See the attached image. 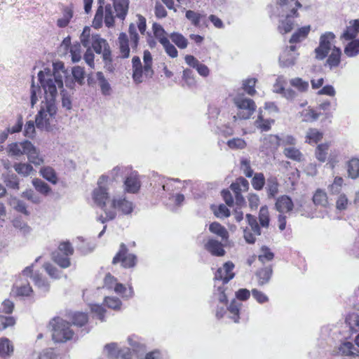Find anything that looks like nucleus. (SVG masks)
I'll return each instance as SVG.
<instances>
[{
	"mask_svg": "<svg viewBox=\"0 0 359 359\" xmlns=\"http://www.w3.org/2000/svg\"><path fill=\"white\" fill-rule=\"evenodd\" d=\"M96 78L100 88L101 93L103 95H110L111 93V87L108 81L104 76L102 72H97L96 73Z\"/></svg>",
	"mask_w": 359,
	"mask_h": 359,
	"instance_id": "bb28decb",
	"label": "nucleus"
},
{
	"mask_svg": "<svg viewBox=\"0 0 359 359\" xmlns=\"http://www.w3.org/2000/svg\"><path fill=\"white\" fill-rule=\"evenodd\" d=\"M177 182L178 180L174 179L160 180V187L156 193L162 197L172 198L174 196V192L180 189V187L176 185Z\"/></svg>",
	"mask_w": 359,
	"mask_h": 359,
	"instance_id": "9d476101",
	"label": "nucleus"
},
{
	"mask_svg": "<svg viewBox=\"0 0 359 359\" xmlns=\"http://www.w3.org/2000/svg\"><path fill=\"white\" fill-rule=\"evenodd\" d=\"M60 90L61 95V104L62 107L67 111H70L72 108V93L68 92L64 88V83H62V87L57 86V90Z\"/></svg>",
	"mask_w": 359,
	"mask_h": 359,
	"instance_id": "b1692460",
	"label": "nucleus"
},
{
	"mask_svg": "<svg viewBox=\"0 0 359 359\" xmlns=\"http://www.w3.org/2000/svg\"><path fill=\"white\" fill-rule=\"evenodd\" d=\"M104 23L107 27H111L114 25V17L111 4H107L104 7Z\"/></svg>",
	"mask_w": 359,
	"mask_h": 359,
	"instance_id": "13d9d810",
	"label": "nucleus"
},
{
	"mask_svg": "<svg viewBox=\"0 0 359 359\" xmlns=\"http://www.w3.org/2000/svg\"><path fill=\"white\" fill-rule=\"evenodd\" d=\"M320 115V112H317L313 109L309 108L304 110L302 112V116L304 117V121H314L317 120Z\"/></svg>",
	"mask_w": 359,
	"mask_h": 359,
	"instance_id": "e2e57ef3",
	"label": "nucleus"
},
{
	"mask_svg": "<svg viewBox=\"0 0 359 359\" xmlns=\"http://www.w3.org/2000/svg\"><path fill=\"white\" fill-rule=\"evenodd\" d=\"M341 51L339 48L334 47L331 54L328 56L327 64L330 69L337 67L339 65L341 61Z\"/></svg>",
	"mask_w": 359,
	"mask_h": 359,
	"instance_id": "c85d7f7f",
	"label": "nucleus"
},
{
	"mask_svg": "<svg viewBox=\"0 0 359 359\" xmlns=\"http://www.w3.org/2000/svg\"><path fill=\"white\" fill-rule=\"evenodd\" d=\"M280 146V137L275 135H269L262 140V151L269 154L275 151Z\"/></svg>",
	"mask_w": 359,
	"mask_h": 359,
	"instance_id": "4468645a",
	"label": "nucleus"
},
{
	"mask_svg": "<svg viewBox=\"0 0 359 359\" xmlns=\"http://www.w3.org/2000/svg\"><path fill=\"white\" fill-rule=\"evenodd\" d=\"M272 274L273 269L271 265L257 270L255 275L258 280V285L262 286L268 283Z\"/></svg>",
	"mask_w": 359,
	"mask_h": 359,
	"instance_id": "5701e85b",
	"label": "nucleus"
},
{
	"mask_svg": "<svg viewBox=\"0 0 359 359\" xmlns=\"http://www.w3.org/2000/svg\"><path fill=\"white\" fill-rule=\"evenodd\" d=\"M344 53L348 57H354L359 54V39H353L344 48Z\"/></svg>",
	"mask_w": 359,
	"mask_h": 359,
	"instance_id": "79ce46f5",
	"label": "nucleus"
},
{
	"mask_svg": "<svg viewBox=\"0 0 359 359\" xmlns=\"http://www.w3.org/2000/svg\"><path fill=\"white\" fill-rule=\"evenodd\" d=\"M209 230L222 238V241H226L229 238V232L225 227L218 222H212L210 224Z\"/></svg>",
	"mask_w": 359,
	"mask_h": 359,
	"instance_id": "7c9ffc66",
	"label": "nucleus"
},
{
	"mask_svg": "<svg viewBox=\"0 0 359 359\" xmlns=\"http://www.w3.org/2000/svg\"><path fill=\"white\" fill-rule=\"evenodd\" d=\"M234 266L232 262H226L223 267L219 268L215 273V289L212 298V303L217 304L215 316L218 319L222 318L227 311L228 294L226 292L227 287L225 285L234 278Z\"/></svg>",
	"mask_w": 359,
	"mask_h": 359,
	"instance_id": "f03ea898",
	"label": "nucleus"
},
{
	"mask_svg": "<svg viewBox=\"0 0 359 359\" xmlns=\"http://www.w3.org/2000/svg\"><path fill=\"white\" fill-rule=\"evenodd\" d=\"M129 0L114 1V7L116 13V17L124 20L128 10Z\"/></svg>",
	"mask_w": 359,
	"mask_h": 359,
	"instance_id": "393cba45",
	"label": "nucleus"
},
{
	"mask_svg": "<svg viewBox=\"0 0 359 359\" xmlns=\"http://www.w3.org/2000/svg\"><path fill=\"white\" fill-rule=\"evenodd\" d=\"M204 248L213 256L222 257L226 253L222 243L213 238L208 239L205 243Z\"/></svg>",
	"mask_w": 359,
	"mask_h": 359,
	"instance_id": "dca6fc26",
	"label": "nucleus"
},
{
	"mask_svg": "<svg viewBox=\"0 0 359 359\" xmlns=\"http://www.w3.org/2000/svg\"><path fill=\"white\" fill-rule=\"evenodd\" d=\"M297 46L292 45L290 47H287L279 57V62L281 67H289L293 66L296 60L299 55L295 52Z\"/></svg>",
	"mask_w": 359,
	"mask_h": 359,
	"instance_id": "9b49d317",
	"label": "nucleus"
},
{
	"mask_svg": "<svg viewBox=\"0 0 359 359\" xmlns=\"http://www.w3.org/2000/svg\"><path fill=\"white\" fill-rule=\"evenodd\" d=\"M88 316L83 312H75L72 314L71 320L74 325L82 327L88 322Z\"/></svg>",
	"mask_w": 359,
	"mask_h": 359,
	"instance_id": "09e8293b",
	"label": "nucleus"
},
{
	"mask_svg": "<svg viewBox=\"0 0 359 359\" xmlns=\"http://www.w3.org/2000/svg\"><path fill=\"white\" fill-rule=\"evenodd\" d=\"M134 204L126 198L125 196H121L114 197L111 201V208L115 211L116 210L121 212L123 215H130L134 209Z\"/></svg>",
	"mask_w": 359,
	"mask_h": 359,
	"instance_id": "f8f14e48",
	"label": "nucleus"
},
{
	"mask_svg": "<svg viewBox=\"0 0 359 359\" xmlns=\"http://www.w3.org/2000/svg\"><path fill=\"white\" fill-rule=\"evenodd\" d=\"M228 147L231 149H243L247 144L245 141L242 138H233L229 140L226 142Z\"/></svg>",
	"mask_w": 359,
	"mask_h": 359,
	"instance_id": "0e129e2a",
	"label": "nucleus"
},
{
	"mask_svg": "<svg viewBox=\"0 0 359 359\" xmlns=\"http://www.w3.org/2000/svg\"><path fill=\"white\" fill-rule=\"evenodd\" d=\"M124 186L126 191L135 194L138 192L141 183L137 172H132L125 180Z\"/></svg>",
	"mask_w": 359,
	"mask_h": 359,
	"instance_id": "2eb2a0df",
	"label": "nucleus"
},
{
	"mask_svg": "<svg viewBox=\"0 0 359 359\" xmlns=\"http://www.w3.org/2000/svg\"><path fill=\"white\" fill-rule=\"evenodd\" d=\"M274 257V254L270 250V249L264 245L261 248V254L258 256V259L262 263H265L268 261H271Z\"/></svg>",
	"mask_w": 359,
	"mask_h": 359,
	"instance_id": "680f3d73",
	"label": "nucleus"
},
{
	"mask_svg": "<svg viewBox=\"0 0 359 359\" xmlns=\"http://www.w3.org/2000/svg\"><path fill=\"white\" fill-rule=\"evenodd\" d=\"M133 67V79L137 84L143 81V70L140 58L138 56H134L132 59Z\"/></svg>",
	"mask_w": 359,
	"mask_h": 359,
	"instance_id": "6ab92c4d",
	"label": "nucleus"
},
{
	"mask_svg": "<svg viewBox=\"0 0 359 359\" xmlns=\"http://www.w3.org/2000/svg\"><path fill=\"white\" fill-rule=\"evenodd\" d=\"M339 351L344 355H355L359 353L357 348L350 341L342 343L339 346Z\"/></svg>",
	"mask_w": 359,
	"mask_h": 359,
	"instance_id": "a19ab883",
	"label": "nucleus"
},
{
	"mask_svg": "<svg viewBox=\"0 0 359 359\" xmlns=\"http://www.w3.org/2000/svg\"><path fill=\"white\" fill-rule=\"evenodd\" d=\"M313 203L325 208L328 203L327 194L321 189H318L313 196Z\"/></svg>",
	"mask_w": 359,
	"mask_h": 359,
	"instance_id": "37998d69",
	"label": "nucleus"
},
{
	"mask_svg": "<svg viewBox=\"0 0 359 359\" xmlns=\"http://www.w3.org/2000/svg\"><path fill=\"white\" fill-rule=\"evenodd\" d=\"M40 172L43 178H45L48 182H51L53 184H57V177L55 170L50 167H44L42 168L40 170Z\"/></svg>",
	"mask_w": 359,
	"mask_h": 359,
	"instance_id": "a18cd8bd",
	"label": "nucleus"
},
{
	"mask_svg": "<svg viewBox=\"0 0 359 359\" xmlns=\"http://www.w3.org/2000/svg\"><path fill=\"white\" fill-rule=\"evenodd\" d=\"M41 86L39 85H35L34 81L32 80L30 88V104L32 107H34V106L38 102L39 97H41Z\"/></svg>",
	"mask_w": 359,
	"mask_h": 359,
	"instance_id": "de8ad7c7",
	"label": "nucleus"
},
{
	"mask_svg": "<svg viewBox=\"0 0 359 359\" xmlns=\"http://www.w3.org/2000/svg\"><path fill=\"white\" fill-rule=\"evenodd\" d=\"M118 43L121 58H128L130 55L129 40L127 34L124 32L119 34Z\"/></svg>",
	"mask_w": 359,
	"mask_h": 359,
	"instance_id": "4be33fe9",
	"label": "nucleus"
},
{
	"mask_svg": "<svg viewBox=\"0 0 359 359\" xmlns=\"http://www.w3.org/2000/svg\"><path fill=\"white\" fill-rule=\"evenodd\" d=\"M334 37V34L330 32L321 35L319 46L315 49L317 59L323 60L327 56Z\"/></svg>",
	"mask_w": 359,
	"mask_h": 359,
	"instance_id": "6e6552de",
	"label": "nucleus"
},
{
	"mask_svg": "<svg viewBox=\"0 0 359 359\" xmlns=\"http://www.w3.org/2000/svg\"><path fill=\"white\" fill-rule=\"evenodd\" d=\"M15 170L23 177H27L34 170L33 167L29 163H15L13 165Z\"/></svg>",
	"mask_w": 359,
	"mask_h": 359,
	"instance_id": "ea45409f",
	"label": "nucleus"
},
{
	"mask_svg": "<svg viewBox=\"0 0 359 359\" xmlns=\"http://www.w3.org/2000/svg\"><path fill=\"white\" fill-rule=\"evenodd\" d=\"M91 46L93 50L97 54H101L102 57L104 54L111 52L109 43L99 34L92 35Z\"/></svg>",
	"mask_w": 359,
	"mask_h": 359,
	"instance_id": "ddd939ff",
	"label": "nucleus"
},
{
	"mask_svg": "<svg viewBox=\"0 0 359 359\" xmlns=\"http://www.w3.org/2000/svg\"><path fill=\"white\" fill-rule=\"evenodd\" d=\"M69 255H65L60 252H54L53 254V261L62 268H67L70 266Z\"/></svg>",
	"mask_w": 359,
	"mask_h": 359,
	"instance_id": "c03bdc74",
	"label": "nucleus"
},
{
	"mask_svg": "<svg viewBox=\"0 0 359 359\" xmlns=\"http://www.w3.org/2000/svg\"><path fill=\"white\" fill-rule=\"evenodd\" d=\"M72 60L74 62H78L81 59V46L79 42L74 43L70 47Z\"/></svg>",
	"mask_w": 359,
	"mask_h": 359,
	"instance_id": "6e6d98bb",
	"label": "nucleus"
},
{
	"mask_svg": "<svg viewBox=\"0 0 359 359\" xmlns=\"http://www.w3.org/2000/svg\"><path fill=\"white\" fill-rule=\"evenodd\" d=\"M185 15L186 18L189 21H191V24L195 27H198L200 25L201 21L205 17V15L201 14L191 10L187 11Z\"/></svg>",
	"mask_w": 359,
	"mask_h": 359,
	"instance_id": "3c124183",
	"label": "nucleus"
},
{
	"mask_svg": "<svg viewBox=\"0 0 359 359\" xmlns=\"http://www.w3.org/2000/svg\"><path fill=\"white\" fill-rule=\"evenodd\" d=\"M29 147L32 148L31 142L25 141L20 143H12L8 145V149L9 155L20 156L26 152H29Z\"/></svg>",
	"mask_w": 359,
	"mask_h": 359,
	"instance_id": "a211bd4d",
	"label": "nucleus"
},
{
	"mask_svg": "<svg viewBox=\"0 0 359 359\" xmlns=\"http://www.w3.org/2000/svg\"><path fill=\"white\" fill-rule=\"evenodd\" d=\"M347 172L349 177L356 179L359 176V159L352 158L347 163Z\"/></svg>",
	"mask_w": 359,
	"mask_h": 359,
	"instance_id": "f704fd0d",
	"label": "nucleus"
},
{
	"mask_svg": "<svg viewBox=\"0 0 359 359\" xmlns=\"http://www.w3.org/2000/svg\"><path fill=\"white\" fill-rule=\"evenodd\" d=\"M293 205L292 199L286 195L278 198L275 204L276 209L280 213L291 211Z\"/></svg>",
	"mask_w": 359,
	"mask_h": 359,
	"instance_id": "aec40b11",
	"label": "nucleus"
},
{
	"mask_svg": "<svg viewBox=\"0 0 359 359\" xmlns=\"http://www.w3.org/2000/svg\"><path fill=\"white\" fill-rule=\"evenodd\" d=\"M302 7L297 0H278L277 15L285 17L280 21L278 31L284 34L290 32L294 27V18L298 16L297 8Z\"/></svg>",
	"mask_w": 359,
	"mask_h": 359,
	"instance_id": "7ed1b4c3",
	"label": "nucleus"
},
{
	"mask_svg": "<svg viewBox=\"0 0 359 359\" xmlns=\"http://www.w3.org/2000/svg\"><path fill=\"white\" fill-rule=\"evenodd\" d=\"M104 303L108 308L118 310L121 309V300L114 297H107L104 298Z\"/></svg>",
	"mask_w": 359,
	"mask_h": 359,
	"instance_id": "774afa93",
	"label": "nucleus"
},
{
	"mask_svg": "<svg viewBox=\"0 0 359 359\" xmlns=\"http://www.w3.org/2000/svg\"><path fill=\"white\" fill-rule=\"evenodd\" d=\"M73 17V9L71 6H66L62 10V17L57 20V26L60 28L66 27Z\"/></svg>",
	"mask_w": 359,
	"mask_h": 359,
	"instance_id": "cd10ccee",
	"label": "nucleus"
},
{
	"mask_svg": "<svg viewBox=\"0 0 359 359\" xmlns=\"http://www.w3.org/2000/svg\"><path fill=\"white\" fill-rule=\"evenodd\" d=\"M184 60L186 63L189 66L195 68L201 76L207 77L209 75L210 70L208 67L205 65L201 63L193 55H187L185 56Z\"/></svg>",
	"mask_w": 359,
	"mask_h": 359,
	"instance_id": "f3484780",
	"label": "nucleus"
},
{
	"mask_svg": "<svg viewBox=\"0 0 359 359\" xmlns=\"http://www.w3.org/2000/svg\"><path fill=\"white\" fill-rule=\"evenodd\" d=\"M161 44L163 46L165 53L172 58H175L178 55V51L168 39L162 40Z\"/></svg>",
	"mask_w": 359,
	"mask_h": 359,
	"instance_id": "052dcab7",
	"label": "nucleus"
},
{
	"mask_svg": "<svg viewBox=\"0 0 359 359\" xmlns=\"http://www.w3.org/2000/svg\"><path fill=\"white\" fill-rule=\"evenodd\" d=\"M109 176L102 175L98 180V187L93 191V198L95 203L101 209L107 208L106 201L109 198V194L107 189L102 186L104 181L107 180Z\"/></svg>",
	"mask_w": 359,
	"mask_h": 359,
	"instance_id": "1a4fd4ad",
	"label": "nucleus"
},
{
	"mask_svg": "<svg viewBox=\"0 0 359 359\" xmlns=\"http://www.w3.org/2000/svg\"><path fill=\"white\" fill-rule=\"evenodd\" d=\"M104 8L102 5H100L97 8L94 19L93 20V26L95 29H99L102 27L103 22Z\"/></svg>",
	"mask_w": 359,
	"mask_h": 359,
	"instance_id": "bf43d9fd",
	"label": "nucleus"
},
{
	"mask_svg": "<svg viewBox=\"0 0 359 359\" xmlns=\"http://www.w3.org/2000/svg\"><path fill=\"white\" fill-rule=\"evenodd\" d=\"M283 154L287 158L294 161L300 162L303 159V154L302 152L294 147L285 148Z\"/></svg>",
	"mask_w": 359,
	"mask_h": 359,
	"instance_id": "c9c22d12",
	"label": "nucleus"
},
{
	"mask_svg": "<svg viewBox=\"0 0 359 359\" xmlns=\"http://www.w3.org/2000/svg\"><path fill=\"white\" fill-rule=\"evenodd\" d=\"M259 220L262 227L267 228L269 225V213L268 208L262 206L259 212Z\"/></svg>",
	"mask_w": 359,
	"mask_h": 359,
	"instance_id": "4d7b16f0",
	"label": "nucleus"
},
{
	"mask_svg": "<svg viewBox=\"0 0 359 359\" xmlns=\"http://www.w3.org/2000/svg\"><path fill=\"white\" fill-rule=\"evenodd\" d=\"M182 80L189 88H193L196 86V80L194 77L193 71L190 69H186L183 71Z\"/></svg>",
	"mask_w": 359,
	"mask_h": 359,
	"instance_id": "864d4df0",
	"label": "nucleus"
},
{
	"mask_svg": "<svg viewBox=\"0 0 359 359\" xmlns=\"http://www.w3.org/2000/svg\"><path fill=\"white\" fill-rule=\"evenodd\" d=\"M230 188L234 194L241 193L242 191H248L249 183L246 179L240 177L231 184Z\"/></svg>",
	"mask_w": 359,
	"mask_h": 359,
	"instance_id": "c756f323",
	"label": "nucleus"
},
{
	"mask_svg": "<svg viewBox=\"0 0 359 359\" xmlns=\"http://www.w3.org/2000/svg\"><path fill=\"white\" fill-rule=\"evenodd\" d=\"M32 148L29 147V152H26L25 154L27 155V158L29 161L31 163L34 164L35 165H39L43 163V160L42 158L39 157V153L35 148V147L31 143Z\"/></svg>",
	"mask_w": 359,
	"mask_h": 359,
	"instance_id": "4c0bfd02",
	"label": "nucleus"
},
{
	"mask_svg": "<svg viewBox=\"0 0 359 359\" xmlns=\"http://www.w3.org/2000/svg\"><path fill=\"white\" fill-rule=\"evenodd\" d=\"M265 182L266 180L264 174L262 172H257L254 175V177L252 179V185L255 189L259 191L263 189Z\"/></svg>",
	"mask_w": 359,
	"mask_h": 359,
	"instance_id": "5fc2aeb1",
	"label": "nucleus"
},
{
	"mask_svg": "<svg viewBox=\"0 0 359 359\" xmlns=\"http://www.w3.org/2000/svg\"><path fill=\"white\" fill-rule=\"evenodd\" d=\"M32 184L38 192L43 195H48L51 190L48 184L41 179H34Z\"/></svg>",
	"mask_w": 359,
	"mask_h": 359,
	"instance_id": "49530a36",
	"label": "nucleus"
},
{
	"mask_svg": "<svg viewBox=\"0 0 359 359\" xmlns=\"http://www.w3.org/2000/svg\"><path fill=\"white\" fill-rule=\"evenodd\" d=\"M306 138L309 144L317 143L323 138V133L316 128H311L308 130Z\"/></svg>",
	"mask_w": 359,
	"mask_h": 359,
	"instance_id": "603ef678",
	"label": "nucleus"
},
{
	"mask_svg": "<svg viewBox=\"0 0 359 359\" xmlns=\"http://www.w3.org/2000/svg\"><path fill=\"white\" fill-rule=\"evenodd\" d=\"M242 304L238 302L236 299H233L230 305L227 307V311L229 314V318L232 319L235 323H238L239 320V312Z\"/></svg>",
	"mask_w": 359,
	"mask_h": 359,
	"instance_id": "2f4dec72",
	"label": "nucleus"
},
{
	"mask_svg": "<svg viewBox=\"0 0 359 359\" xmlns=\"http://www.w3.org/2000/svg\"><path fill=\"white\" fill-rule=\"evenodd\" d=\"M257 79L255 78H248L243 81L242 87L237 92H246L249 95H254L256 93L255 88Z\"/></svg>",
	"mask_w": 359,
	"mask_h": 359,
	"instance_id": "72a5a7b5",
	"label": "nucleus"
},
{
	"mask_svg": "<svg viewBox=\"0 0 359 359\" xmlns=\"http://www.w3.org/2000/svg\"><path fill=\"white\" fill-rule=\"evenodd\" d=\"M311 30V26H304L299 29H298L291 36L290 39V43H297L303 41L307 35L309 34Z\"/></svg>",
	"mask_w": 359,
	"mask_h": 359,
	"instance_id": "473e14b6",
	"label": "nucleus"
},
{
	"mask_svg": "<svg viewBox=\"0 0 359 359\" xmlns=\"http://www.w3.org/2000/svg\"><path fill=\"white\" fill-rule=\"evenodd\" d=\"M53 71L45 68L38 73L39 81L44 91V100L35 117V123L38 129L50 132L55 126V116L57 112V86L62 87L63 75L57 70V67L62 69L61 63L53 64Z\"/></svg>",
	"mask_w": 359,
	"mask_h": 359,
	"instance_id": "f257e3e1",
	"label": "nucleus"
},
{
	"mask_svg": "<svg viewBox=\"0 0 359 359\" xmlns=\"http://www.w3.org/2000/svg\"><path fill=\"white\" fill-rule=\"evenodd\" d=\"M32 278L34 284L40 289L43 291H48L49 288V284L48 282L42 278V276L39 273H34Z\"/></svg>",
	"mask_w": 359,
	"mask_h": 359,
	"instance_id": "69168bd1",
	"label": "nucleus"
},
{
	"mask_svg": "<svg viewBox=\"0 0 359 359\" xmlns=\"http://www.w3.org/2000/svg\"><path fill=\"white\" fill-rule=\"evenodd\" d=\"M14 304L9 299L3 302L0 307V330L13 326L15 323V320L11 316H4V314H10L13 312Z\"/></svg>",
	"mask_w": 359,
	"mask_h": 359,
	"instance_id": "0eeeda50",
	"label": "nucleus"
},
{
	"mask_svg": "<svg viewBox=\"0 0 359 359\" xmlns=\"http://www.w3.org/2000/svg\"><path fill=\"white\" fill-rule=\"evenodd\" d=\"M329 148L328 144H320L318 146L316 151V156L321 162H325L327 158V151Z\"/></svg>",
	"mask_w": 359,
	"mask_h": 359,
	"instance_id": "338daca9",
	"label": "nucleus"
},
{
	"mask_svg": "<svg viewBox=\"0 0 359 359\" xmlns=\"http://www.w3.org/2000/svg\"><path fill=\"white\" fill-rule=\"evenodd\" d=\"M279 184L274 176H270L266 180V190L269 198H274L278 193Z\"/></svg>",
	"mask_w": 359,
	"mask_h": 359,
	"instance_id": "a878e982",
	"label": "nucleus"
},
{
	"mask_svg": "<svg viewBox=\"0 0 359 359\" xmlns=\"http://www.w3.org/2000/svg\"><path fill=\"white\" fill-rule=\"evenodd\" d=\"M128 341L133 348V351L137 353L144 352L145 351V346L142 343L139 338L135 335L128 337Z\"/></svg>",
	"mask_w": 359,
	"mask_h": 359,
	"instance_id": "8fccbe9b",
	"label": "nucleus"
},
{
	"mask_svg": "<svg viewBox=\"0 0 359 359\" xmlns=\"http://www.w3.org/2000/svg\"><path fill=\"white\" fill-rule=\"evenodd\" d=\"M13 352V346L7 338L0 339V357L10 356Z\"/></svg>",
	"mask_w": 359,
	"mask_h": 359,
	"instance_id": "e433bc0d",
	"label": "nucleus"
},
{
	"mask_svg": "<svg viewBox=\"0 0 359 359\" xmlns=\"http://www.w3.org/2000/svg\"><path fill=\"white\" fill-rule=\"evenodd\" d=\"M233 101L238 109L237 117L240 119L250 118L256 110L257 106L255 102L246 97L243 92H237Z\"/></svg>",
	"mask_w": 359,
	"mask_h": 359,
	"instance_id": "39448f33",
	"label": "nucleus"
},
{
	"mask_svg": "<svg viewBox=\"0 0 359 359\" xmlns=\"http://www.w3.org/2000/svg\"><path fill=\"white\" fill-rule=\"evenodd\" d=\"M2 180L8 189L18 190L20 189V180L16 174L8 172L2 174Z\"/></svg>",
	"mask_w": 359,
	"mask_h": 359,
	"instance_id": "412c9836",
	"label": "nucleus"
},
{
	"mask_svg": "<svg viewBox=\"0 0 359 359\" xmlns=\"http://www.w3.org/2000/svg\"><path fill=\"white\" fill-rule=\"evenodd\" d=\"M52 338L56 343H62L73 338L74 331L69 323L60 318H55L49 323Z\"/></svg>",
	"mask_w": 359,
	"mask_h": 359,
	"instance_id": "20e7f679",
	"label": "nucleus"
},
{
	"mask_svg": "<svg viewBox=\"0 0 359 359\" xmlns=\"http://www.w3.org/2000/svg\"><path fill=\"white\" fill-rule=\"evenodd\" d=\"M170 38L179 48L184 49L188 46V40L180 33L173 32Z\"/></svg>",
	"mask_w": 359,
	"mask_h": 359,
	"instance_id": "58836bf2",
	"label": "nucleus"
},
{
	"mask_svg": "<svg viewBox=\"0 0 359 359\" xmlns=\"http://www.w3.org/2000/svg\"><path fill=\"white\" fill-rule=\"evenodd\" d=\"M121 263L124 268H133L136 265L137 257L134 254L128 253V250L124 243H121L120 249L112 260V263L116 264Z\"/></svg>",
	"mask_w": 359,
	"mask_h": 359,
	"instance_id": "423d86ee",
	"label": "nucleus"
}]
</instances>
